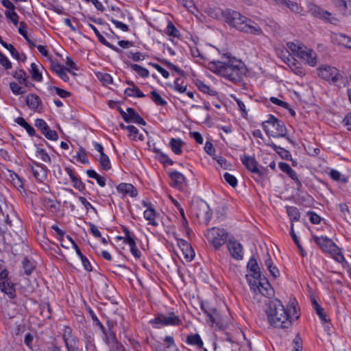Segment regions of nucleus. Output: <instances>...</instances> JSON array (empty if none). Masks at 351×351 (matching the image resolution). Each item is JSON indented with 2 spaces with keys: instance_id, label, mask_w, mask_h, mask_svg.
<instances>
[{
  "instance_id": "f257e3e1",
  "label": "nucleus",
  "mask_w": 351,
  "mask_h": 351,
  "mask_svg": "<svg viewBox=\"0 0 351 351\" xmlns=\"http://www.w3.org/2000/svg\"><path fill=\"white\" fill-rule=\"evenodd\" d=\"M223 61H212L208 63V68L213 72L220 75L233 82H239L245 73L244 63L230 55L223 54Z\"/></svg>"
},
{
  "instance_id": "f03ea898",
  "label": "nucleus",
  "mask_w": 351,
  "mask_h": 351,
  "mask_svg": "<svg viewBox=\"0 0 351 351\" xmlns=\"http://www.w3.org/2000/svg\"><path fill=\"white\" fill-rule=\"evenodd\" d=\"M265 312L268 322L275 328H289L292 325L290 314L278 299L268 300Z\"/></svg>"
},
{
  "instance_id": "7ed1b4c3",
  "label": "nucleus",
  "mask_w": 351,
  "mask_h": 351,
  "mask_svg": "<svg viewBox=\"0 0 351 351\" xmlns=\"http://www.w3.org/2000/svg\"><path fill=\"white\" fill-rule=\"evenodd\" d=\"M223 19L230 26L241 32L254 35L263 34L261 28L257 23L237 11L230 9L225 10Z\"/></svg>"
},
{
  "instance_id": "20e7f679",
  "label": "nucleus",
  "mask_w": 351,
  "mask_h": 351,
  "mask_svg": "<svg viewBox=\"0 0 351 351\" xmlns=\"http://www.w3.org/2000/svg\"><path fill=\"white\" fill-rule=\"evenodd\" d=\"M263 128L266 134L273 137H285L287 134V128L283 121L279 120L272 114L263 123Z\"/></svg>"
},
{
  "instance_id": "39448f33",
  "label": "nucleus",
  "mask_w": 351,
  "mask_h": 351,
  "mask_svg": "<svg viewBox=\"0 0 351 351\" xmlns=\"http://www.w3.org/2000/svg\"><path fill=\"white\" fill-rule=\"evenodd\" d=\"M205 236L217 250L226 242L228 233L224 229L213 227L208 230Z\"/></svg>"
},
{
  "instance_id": "423d86ee",
  "label": "nucleus",
  "mask_w": 351,
  "mask_h": 351,
  "mask_svg": "<svg viewBox=\"0 0 351 351\" xmlns=\"http://www.w3.org/2000/svg\"><path fill=\"white\" fill-rule=\"evenodd\" d=\"M149 324L157 326V328L166 326H180L182 324V320L173 312L169 313L167 315L158 313L154 319L149 321Z\"/></svg>"
},
{
  "instance_id": "0eeeda50",
  "label": "nucleus",
  "mask_w": 351,
  "mask_h": 351,
  "mask_svg": "<svg viewBox=\"0 0 351 351\" xmlns=\"http://www.w3.org/2000/svg\"><path fill=\"white\" fill-rule=\"evenodd\" d=\"M318 75L326 80L331 82L332 84H337L343 80V75L335 67L323 65L319 67Z\"/></svg>"
},
{
  "instance_id": "6e6552de",
  "label": "nucleus",
  "mask_w": 351,
  "mask_h": 351,
  "mask_svg": "<svg viewBox=\"0 0 351 351\" xmlns=\"http://www.w3.org/2000/svg\"><path fill=\"white\" fill-rule=\"evenodd\" d=\"M8 275L9 271L7 269L0 272V290L10 298L14 299L16 297L15 285L10 280Z\"/></svg>"
},
{
  "instance_id": "1a4fd4ad",
  "label": "nucleus",
  "mask_w": 351,
  "mask_h": 351,
  "mask_svg": "<svg viewBox=\"0 0 351 351\" xmlns=\"http://www.w3.org/2000/svg\"><path fill=\"white\" fill-rule=\"evenodd\" d=\"M313 239L316 244L326 252L332 254L336 253L337 251L339 250L337 245L330 239L326 237L313 236Z\"/></svg>"
},
{
  "instance_id": "9d476101",
  "label": "nucleus",
  "mask_w": 351,
  "mask_h": 351,
  "mask_svg": "<svg viewBox=\"0 0 351 351\" xmlns=\"http://www.w3.org/2000/svg\"><path fill=\"white\" fill-rule=\"evenodd\" d=\"M35 126L38 128L43 134L49 140L56 141L58 138V134L55 130L50 129L47 123L42 119L35 120Z\"/></svg>"
},
{
  "instance_id": "9b49d317",
  "label": "nucleus",
  "mask_w": 351,
  "mask_h": 351,
  "mask_svg": "<svg viewBox=\"0 0 351 351\" xmlns=\"http://www.w3.org/2000/svg\"><path fill=\"white\" fill-rule=\"evenodd\" d=\"M241 161L248 171L257 175L259 178L263 176V174L258 169V162L254 157L243 155L241 156Z\"/></svg>"
},
{
  "instance_id": "f8f14e48",
  "label": "nucleus",
  "mask_w": 351,
  "mask_h": 351,
  "mask_svg": "<svg viewBox=\"0 0 351 351\" xmlns=\"http://www.w3.org/2000/svg\"><path fill=\"white\" fill-rule=\"evenodd\" d=\"M310 12L313 16L325 20L330 23L334 24L337 21L336 18L332 16L331 13L315 4L311 5Z\"/></svg>"
},
{
  "instance_id": "ddd939ff",
  "label": "nucleus",
  "mask_w": 351,
  "mask_h": 351,
  "mask_svg": "<svg viewBox=\"0 0 351 351\" xmlns=\"http://www.w3.org/2000/svg\"><path fill=\"white\" fill-rule=\"evenodd\" d=\"M50 67L51 70L55 72L64 82H68L69 80V77L66 74V71H69L73 75H75L74 72H71L69 69L65 68L63 65H61L58 62L50 60Z\"/></svg>"
},
{
  "instance_id": "4468645a",
  "label": "nucleus",
  "mask_w": 351,
  "mask_h": 351,
  "mask_svg": "<svg viewBox=\"0 0 351 351\" xmlns=\"http://www.w3.org/2000/svg\"><path fill=\"white\" fill-rule=\"evenodd\" d=\"M197 206L199 209V212L196 213L197 217H199V215L204 214V223L206 225H208L213 215V213L209 207V205L205 201L200 200L199 202H197Z\"/></svg>"
},
{
  "instance_id": "2eb2a0df",
  "label": "nucleus",
  "mask_w": 351,
  "mask_h": 351,
  "mask_svg": "<svg viewBox=\"0 0 351 351\" xmlns=\"http://www.w3.org/2000/svg\"><path fill=\"white\" fill-rule=\"evenodd\" d=\"M280 169L287 173L293 180L295 182L298 189L302 187V183L300 181L296 172L291 169L290 165L286 162H280L278 165Z\"/></svg>"
},
{
  "instance_id": "dca6fc26",
  "label": "nucleus",
  "mask_w": 351,
  "mask_h": 351,
  "mask_svg": "<svg viewBox=\"0 0 351 351\" xmlns=\"http://www.w3.org/2000/svg\"><path fill=\"white\" fill-rule=\"evenodd\" d=\"M178 245L180 247L184 257L189 260L191 261L195 256V252L193 250L190 243H189L186 241L184 239H178Z\"/></svg>"
},
{
  "instance_id": "f3484780",
  "label": "nucleus",
  "mask_w": 351,
  "mask_h": 351,
  "mask_svg": "<svg viewBox=\"0 0 351 351\" xmlns=\"http://www.w3.org/2000/svg\"><path fill=\"white\" fill-rule=\"evenodd\" d=\"M36 168L32 167V171L34 178L40 182H43L47 178V168L40 163L33 162Z\"/></svg>"
},
{
  "instance_id": "a211bd4d",
  "label": "nucleus",
  "mask_w": 351,
  "mask_h": 351,
  "mask_svg": "<svg viewBox=\"0 0 351 351\" xmlns=\"http://www.w3.org/2000/svg\"><path fill=\"white\" fill-rule=\"evenodd\" d=\"M201 310L208 317V320L210 323L215 324L217 323V317L218 315V312L215 308L210 307L207 303L201 302L200 303Z\"/></svg>"
},
{
  "instance_id": "6ab92c4d",
  "label": "nucleus",
  "mask_w": 351,
  "mask_h": 351,
  "mask_svg": "<svg viewBox=\"0 0 351 351\" xmlns=\"http://www.w3.org/2000/svg\"><path fill=\"white\" fill-rule=\"evenodd\" d=\"M228 247L231 255L236 259H242V246L237 241L230 240L228 243Z\"/></svg>"
},
{
  "instance_id": "aec40b11",
  "label": "nucleus",
  "mask_w": 351,
  "mask_h": 351,
  "mask_svg": "<svg viewBox=\"0 0 351 351\" xmlns=\"http://www.w3.org/2000/svg\"><path fill=\"white\" fill-rule=\"evenodd\" d=\"M285 62L289 66L291 71L297 75L302 77L305 75V71L303 67H302L297 60L293 57L287 58V60H285Z\"/></svg>"
},
{
  "instance_id": "412c9836",
  "label": "nucleus",
  "mask_w": 351,
  "mask_h": 351,
  "mask_svg": "<svg viewBox=\"0 0 351 351\" xmlns=\"http://www.w3.org/2000/svg\"><path fill=\"white\" fill-rule=\"evenodd\" d=\"M247 268L249 269L250 276H251L253 278L260 279L261 277V273L260 271V267L258 265L256 260L254 257H251L250 261L247 263Z\"/></svg>"
},
{
  "instance_id": "4be33fe9",
  "label": "nucleus",
  "mask_w": 351,
  "mask_h": 351,
  "mask_svg": "<svg viewBox=\"0 0 351 351\" xmlns=\"http://www.w3.org/2000/svg\"><path fill=\"white\" fill-rule=\"evenodd\" d=\"M117 189L119 193L128 194L132 197L138 195L137 190L132 184L121 183L117 186Z\"/></svg>"
},
{
  "instance_id": "5701e85b",
  "label": "nucleus",
  "mask_w": 351,
  "mask_h": 351,
  "mask_svg": "<svg viewBox=\"0 0 351 351\" xmlns=\"http://www.w3.org/2000/svg\"><path fill=\"white\" fill-rule=\"evenodd\" d=\"M88 26L93 30V32H95V35L97 36L99 41L101 44H103L106 47L111 49L112 50H113V51H116L117 53L121 52L120 49H119L117 47L114 46L113 45H112L111 43H110L109 42H108L106 40V38L99 33V32L98 31V29L96 28L95 26H94L91 23H88Z\"/></svg>"
},
{
  "instance_id": "b1692460",
  "label": "nucleus",
  "mask_w": 351,
  "mask_h": 351,
  "mask_svg": "<svg viewBox=\"0 0 351 351\" xmlns=\"http://www.w3.org/2000/svg\"><path fill=\"white\" fill-rule=\"evenodd\" d=\"M169 178L171 182V186L173 187H180L185 182V177L181 173L174 171L169 173Z\"/></svg>"
},
{
  "instance_id": "393cba45",
  "label": "nucleus",
  "mask_w": 351,
  "mask_h": 351,
  "mask_svg": "<svg viewBox=\"0 0 351 351\" xmlns=\"http://www.w3.org/2000/svg\"><path fill=\"white\" fill-rule=\"evenodd\" d=\"M25 102L30 109L36 110L41 104V99L36 94H29L26 96Z\"/></svg>"
},
{
  "instance_id": "a878e982",
  "label": "nucleus",
  "mask_w": 351,
  "mask_h": 351,
  "mask_svg": "<svg viewBox=\"0 0 351 351\" xmlns=\"http://www.w3.org/2000/svg\"><path fill=\"white\" fill-rule=\"evenodd\" d=\"M266 145L271 147L274 149V150L278 155L280 156V157L282 158L287 160H291V154H290V152L289 151L286 150L285 149H284L280 146H277L273 142L266 143Z\"/></svg>"
},
{
  "instance_id": "bb28decb",
  "label": "nucleus",
  "mask_w": 351,
  "mask_h": 351,
  "mask_svg": "<svg viewBox=\"0 0 351 351\" xmlns=\"http://www.w3.org/2000/svg\"><path fill=\"white\" fill-rule=\"evenodd\" d=\"M127 112H128L129 114L130 123L134 122L135 123L143 125H146V122L145 121V120L140 116V114L138 112L135 111L134 108H128Z\"/></svg>"
},
{
  "instance_id": "cd10ccee",
  "label": "nucleus",
  "mask_w": 351,
  "mask_h": 351,
  "mask_svg": "<svg viewBox=\"0 0 351 351\" xmlns=\"http://www.w3.org/2000/svg\"><path fill=\"white\" fill-rule=\"evenodd\" d=\"M261 295L269 298L274 293V290L271 287L269 282L267 281L265 283L261 281L258 282V286L256 289Z\"/></svg>"
},
{
  "instance_id": "c85d7f7f",
  "label": "nucleus",
  "mask_w": 351,
  "mask_h": 351,
  "mask_svg": "<svg viewBox=\"0 0 351 351\" xmlns=\"http://www.w3.org/2000/svg\"><path fill=\"white\" fill-rule=\"evenodd\" d=\"M311 303L320 319L324 322H328L329 319L326 318L324 308L320 306L315 298H311Z\"/></svg>"
},
{
  "instance_id": "c756f323",
  "label": "nucleus",
  "mask_w": 351,
  "mask_h": 351,
  "mask_svg": "<svg viewBox=\"0 0 351 351\" xmlns=\"http://www.w3.org/2000/svg\"><path fill=\"white\" fill-rule=\"evenodd\" d=\"M21 263L24 274L26 276H30L35 269L34 263L28 258L25 257Z\"/></svg>"
},
{
  "instance_id": "7c9ffc66",
  "label": "nucleus",
  "mask_w": 351,
  "mask_h": 351,
  "mask_svg": "<svg viewBox=\"0 0 351 351\" xmlns=\"http://www.w3.org/2000/svg\"><path fill=\"white\" fill-rule=\"evenodd\" d=\"M186 341L189 345L197 346L199 348H203V341L197 333L188 335Z\"/></svg>"
},
{
  "instance_id": "2f4dec72",
  "label": "nucleus",
  "mask_w": 351,
  "mask_h": 351,
  "mask_svg": "<svg viewBox=\"0 0 351 351\" xmlns=\"http://www.w3.org/2000/svg\"><path fill=\"white\" fill-rule=\"evenodd\" d=\"M27 25L25 22L22 21L20 23V27L19 28V33L23 36L26 40L28 45L31 48L36 47L35 43L28 37L27 32Z\"/></svg>"
},
{
  "instance_id": "473e14b6",
  "label": "nucleus",
  "mask_w": 351,
  "mask_h": 351,
  "mask_svg": "<svg viewBox=\"0 0 351 351\" xmlns=\"http://www.w3.org/2000/svg\"><path fill=\"white\" fill-rule=\"evenodd\" d=\"M182 144L183 142L180 138H171L169 142V145L176 154H180L182 152Z\"/></svg>"
},
{
  "instance_id": "72a5a7b5",
  "label": "nucleus",
  "mask_w": 351,
  "mask_h": 351,
  "mask_svg": "<svg viewBox=\"0 0 351 351\" xmlns=\"http://www.w3.org/2000/svg\"><path fill=\"white\" fill-rule=\"evenodd\" d=\"M5 49H8L11 56L18 61L24 62L26 60V56L24 53L20 54L12 44H8Z\"/></svg>"
},
{
  "instance_id": "f704fd0d",
  "label": "nucleus",
  "mask_w": 351,
  "mask_h": 351,
  "mask_svg": "<svg viewBox=\"0 0 351 351\" xmlns=\"http://www.w3.org/2000/svg\"><path fill=\"white\" fill-rule=\"evenodd\" d=\"M156 215V211L153 208H147L143 213L145 219L149 221V224L154 226H158V223L155 221Z\"/></svg>"
},
{
  "instance_id": "c9c22d12",
  "label": "nucleus",
  "mask_w": 351,
  "mask_h": 351,
  "mask_svg": "<svg viewBox=\"0 0 351 351\" xmlns=\"http://www.w3.org/2000/svg\"><path fill=\"white\" fill-rule=\"evenodd\" d=\"M336 40L339 45H341L346 48L351 49L350 37L343 34H339L336 35Z\"/></svg>"
},
{
  "instance_id": "e433bc0d",
  "label": "nucleus",
  "mask_w": 351,
  "mask_h": 351,
  "mask_svg": "<svg viewBox=\"0 0 351 351\" xmlns=\"http://www.w3.org/2000/svg\"><path fill=\"white\" fill-rule=\"evenodd\" d=\"M196 85L199 90L203 93H208L212 96H215L217 95V92L216 90L210 89L208 85L205 84L201 80H197L196 82Z\"/></svg>"
},
{
  "instance_id": "4c0bfd02",
  "label": "nucleus",
  "mask_w": 351,
  "mask_h": 351,
  "mask_svg": "<svg viewBox=\"0 0 351 351\" xmlns=\"http://www.w3.org/2000/svg\"><path fill=\"white\" fill-rule=\"evenodd\" d=\"M125 95L128 97H144L145 95L137 86L128 88L125 90Z\"/></svg>"
},
{
  "instance_id": "58836bf2",
  "label": "nucleus",
  "mask_w": 351,
  "mask_h": 351,
  "mask_svg": "<svg viewBox=\"0 0 351 351\" xmlns=\"http://www.w3.org/2000/svg\"><path fill=\"white\" fill-rule=\"evenodd\" d=\"M160 61L162 64L165 65L169 69L174 71L175 72H176L178 75H180L181 76H184V75H185L184 71L183 70H182L181 69H180L176 65H174L173 64H172L169 60H165V59H161V60H160Z\"/></svg>"
},
{
  "instance_id": "ea45409f",
  "label": "nucleus",
  "mask_w": 351,
  "mask_h": 351,
  "mask_svg": "<svg viewBox=\"0 0 351 351\" xmlns=\"http://www.w3.org/2000/svg\"><path fill=\"white\" fill-rule=\"evenodd\" d=\"M287 212L291 220V223L293 221H298L300 219V214L298 209L295 206H288L287 208Z\"/></svg>"
},
{
  "instance_id": "a19ab883",
  "label": "nucleus",
  "mask_w": 351,
  "mask_h": 351,
  "mask_svg": "<svg viewBox=\"0 0 351 351\" xmlns=\"http://www.w3.org/2000/svg\"><path fill=\"white\" fill-rule=\"evenodd\" d=\"M131 69L136 72L141 77H147L149 75V71L141 66V65L136 64H130Z\"/></svg>"
},
{
  "instance_id": "79ce46f5",
  "label": "nucleus",
  "mask_w": 351,
  "mask_h": 351,
  "mask_svg": "<svg viewBox=\"0 0 351 351\" xmlns=\"http://www.w3.org/2000/svg\"><path fill=\"white\" fill-rule=\"evenodd\" d=\"M29 72L32 75V79L36 82H41L43 76L41 73L39 71L37 65L35 63L31 64V69Z\"/></svg>"
},
{
  "instance_id": "37998d69",
  "label": "nucleus",
  "mask_w": 351,
  "mask_h": 351,
  "mask_svg": "<svg viewBox=\"0 0 351 351\" xmlns=\"http://www.w3.org/2000/svg\"><path fill=\"white\" fill-rule=\"evenodd\" d=\"M302 60L312 66H314L317 64L316 54L311 49H309L307 54H306L305 58H304Z\"/></svg>"
},
{
  "instance_id": "c03bdc74",
  "label": "nucleus",
  "mask_w": 351,
  "mask_h": 351,
  "mask_svg": "<svg viewBox=\"0 0 351 351\" xmlns=\"http://www.w3.org/2000/svg\"><path fill=\"white\" fill-rule=\"evenodd\" d=\"M152 101L158 106H164L167 104V101L161 97V96L156 90L150 93Z\"/></svg>"
},
{
  "instance_id": "a18cd8bd",
  "label": "nucleus",
  "mask_w": 351,
  "mask_h": 351,
  "mask_svg": "<svg viewBox=\"0 0 351 351\" xmlns=\"http://www.w3.org/2000/svg\"><path fill=\"white\" fill-rule=\"evenodd\" d=\"M99 162L102 169L105 171H108L111 168L109 157L104 153L100 155Z\"/></svg>"
},
{
  "instance_id": "49530a36",
  "label": "nucleus",
  "mask_w": 351,
  "mask_h": 351,
  "mask_svg": "<svg viewBox=\"0 0 351 351\" xmlns=\"http://www.w3.org/2000/svg\"><path fill=\"white\" fill-rule=\"evenodd\" d=\"M246 277V279L248 282V284L250 286V289H253L254 291H256L258 286V282L259 281H261V280H266V278H263L262 279V278L261 277L260 279H256V278H253L250 275H246L245 276Z\"/></svg>"
},
{
  "instance_id": "de8ad7c7",
  "label": "nucleus",
  "mask_w": 351,
  "mask_h": 351,
  "mask_svg": "<svg viewBox=\"0 0 351 351\" xmlns=\"http://www.w3.org/2000/svg\"><path fill=\"white\" fill-rule=\"evenodd\" d=\"M223 178L227 183H228L232 187H235L237 185V178L232 174L226 172L223 174Z\"/></svg>"
},
{
  "instance_id": "09e8293b",
  "label": "nucleus",
  "mask_w": 351,
  "mask_h": 351,
  "mask_svg": "<svg viewBox=\"0 0 351 351\" xmlns=\"http://www.w3.org/2000/svg\"><path fill=\"white\" fill-rule=\"evenodd\" d=\"M13 77L16 78L19 83L25 82L27 74L23 69H19L12 74Z\"/></svg>"
},
{
  "instance_id": "8fccbe9b",
  "label": "nucleus",
  "mask_w": 351,
  "mask_h": 351,
  "mask_svg": "<svg viewBox=\"0 0 351 351\" xmlns=\"http://www.w3.org/2000/svg\"><path fill=\"white\" fill-rule=\"evenodd\" d=\"M130 245V252L136 258H139L141 256V252L137 248L135 241H131L128 243Z\"/></svg>"
},
{
  "instance_id": "3c124183",
  "label": "nucleus",
  "mask_w": 351,
  "mask_h": 351,
  "mask_svg": "<svg viewBox=\"0 0 351 351\" xmlns=\"http://www.w3.org/2000/svg\"><path fill=\"white\" fill-rule=\"evenodd\" d=\"M5 14L6 18L10 19L14 25L16 26L18 25L19 16L16 14V12H14V10H13L12 12L6 11Z\"/></svg>"
},
{
  "instance_id": "603ef678",
  "label": "nucleus",
  "mask_w": 351,
  "mask_h": 351,
  "mask_svg": "<svg viewBox=\"0 0 351 351\" xmlns=\"http://www.w3.org/2000/svg\"><path fill=\"white\" fill-rule=\"evenodd\" d=\"M10 88L12 92L16 95H23L25 93V91L22 90V88L16 82H10Z\"/></svg>"
},
{
  "instance_id": "864d4df0",
  "label": "nucleus",
  "mask_w": 351,
  "mask_h": 351,
  "mask_svg": "<svg viewBox=\"0 0 351 351\" xmlns=\"http://www.w3.org/2000/svg\"><path fill=\"white\" fill-rule=\"evenodd\" d=\"M284 6L289 8L291 11L295 13H299L301 10V8L296 2L291 1L290 0H287V2L285 3Z\"/></svg>"
},
{
  "instance_id": "5fc2aeb1",
  "label": "nucleus",
  "mask_w": 351,
  "mask_h": 351,
  "mask_svg": "<svg viewBox=\"0 0 351 351\" xmlns=\"http://www.w3.org/2000/svg\"><path fill=\"white\" fill-rule=\"evenodd\" d=\"M224 10L221 9H212L210 8L208 11V15L213 19H219L220 16L223 18Z\"/></svg>"
},
{
  "instance_id": "6e6d98bb",
  "label": "nucleus",
  "mask_w": 351,
  "mask_h": 351,
  "mask_svg": "<svg viewBox=\"0 0 351 351\" xmlns=\"http://www.w3.org/2000/svg\"><path fill=\"white\" fill-rule=\"evenodd\" d=\"M43 204L47 208L55 210L58 209L56 201L49 197H45L43 199Z\"/></svg>"
},
{
  "instance_id": "4d7b16f0",
  "label": "nucleus",
  "mask_w": 351,
  "mask_h": 351,
  "mask_svg": "<svg viewBox=\"0 0 351 351\" xmlns=\"http://www.w3.org/2000/svg\"><path fill=\"white\" fill-rule=\"evenodd\" d=\"M307 215L309 217L310 221L313 224H319L322 220L319 215L313 211L307 212Z\"/></svg>"
},
{
  "instance_id": "13d9d810",
  "label": "nucleus",
  "mask_w": 351,
  "mask_h": 351,
  "mask_svg": "<svg viewBox=\"0 0 351 351\" xmlns=\"http://www.w3.org/2000/svg\"><path fill=\"white\" fill-rule=\"evenodd\" d=\"M127 56L128 58H131L135 62H140V61H143V60H145V55H143L141 52H136V53L128 52L127 53Z\"/></svg>"
},
{
  "instance_id": "bf43d9fd",
  "label": "nucleus",
  "mask_w": 351,
  "mask_h": 351,
  "mask_svg": "<svg viewBox=\"0 0 351 351\" xmlns=\"http://www.w3.org/2000/svg\"><path fill=\"white\" fill-rule=\"evenodd\" d=\"M0 64L5 69H10L12 63L8 58L0 51Z\"/></svg>"
},
{
  "instance_id": "052dcab7",
  "label": "nucleus",
  "mask_w": 351,
  "mask_h": 351,
  "mask_svg": "<svg viewBox=\"0 0 351 351\" xmlns=\"http://www.w3.org/2000/svg\"><path fill=\"white\" fill-rule=\"evenodd\" d=\"M167 34L169 36H172L173 37H178V36L179 34V31L173 25V24L171 22H170L167 27Z\"/></svg>"
},
{
  "instance_id": "680f3d73",
  "label": "nucleus",
  "mask_w": 351,
  "mask_h": 351,
  "mask_svg": "<svg viewBox=\"0 0 351 351\" xmlns=\"http://www.w3.org/2000/svg\"><path fill=\"white\" fill-rule=\"evenodd\" d=\"M71 180L73 182V186L75 189H78L80 191H83L85 190V185L80 178L75 177L73 178Z\"/></svg>"
},
{
  "instance_id": "e2e57ef3",
  "label": "nucleus",
  "mask_w": 351,
  "mask_h": 351,
  "mask_svg": "<svg viewBox=\"0 0 351 351\" xmlns=\"http://www.w3.org/2000/svg\"><path fill=\"white\" fill-rule=\"evenodd\" d=\"M36 152H37V154H38L40 156L41 159L43 162H51L50 156L48 155V154L45 152V150L44 149L38 147Z\"/></svg>"
},
{
  "instance_id": "0e129e2a",
  "label": "nucleus",
  "mask_w": 351,
  "mask_h": 351,
  "mask_svg": "<svg viewBox=\"0 0 351 351\" xmlns=\"http://www.w3.org/2000/svg\"><path fill=\"white\" fill-rule=\"evenodd\" d=\"M50 89H54L56 90L57 95L62 98H66V97H69L71 96V93H69L64 89H62L59 87L51 86Z\"/></svg>"
},
{
  "instance_id": "69168bd1",
  "label": "nucleus",
  "mask_w": 351,
  "mask_h": 351,
  "mask_svg": "<svg viewBox=\"0 0 351 351\" xmlns=\"http://www.w3.org/2000/svg\"><path fill=\"white\" fill-rule=\"evenodd\" d=\"M71 332H72V331H71V328L70 327L66 326L64 328L62 338L64 339L65 346H67V345H71L69 343V338L71 337Z\"/></svg>"
},
{
  "instance_id": "338daca9",
  "label": "nucleus",
  "mask_w": 351,
  "mask_h": 351,
  "mask_svg": "<svg viewBox=\"0 0 351 351\" xmlns=\"http://www.w3.org/2000/svg\"><path fill=\"white\" fill-rule=\"evenodd\" d=\"M122 230H123V232H124V234H125V237H124V241L123 242L125 243H129L131 241H134V238L131 236V232L129 230V229L128 228H126L125 226H122Z\"/></svg>"
},
{
  "instance_id": "774afa93",
  "label": "nucleus",
  "mask_w": 351,
  "mask_h": 351,
  "mask_svg": "<svg viewBox=\"0 0 351 351\" xmlns=\"http://www.w3.org/2000/svg\"><path fill=\"white\" fill-rule=\"evenodd\" d=\"M158 160L165 165H172L173 164V161L171 159H170L168 157V156L164 154L163 152H160V157Z\"/></svg>"
}]
</instances>
